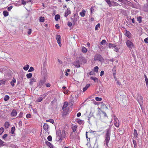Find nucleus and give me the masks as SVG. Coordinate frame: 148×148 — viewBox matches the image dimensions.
Segmentation results:
<instances>
[{
    "label": "nucleus",
    "instance_id": "17",
    "mask_svg": "<svg viewBox=\"0 0 148 148\" xmlns=\"http://www.w3.org/2000/svg\"><path fill=\"white\" fill-rule=\"evenodd\" d=\"M74 66H75L76 68H79L80 67V65L79 64V61H76L75 62H74Z\"/></svg>",
    "mask_w": 148,
    "mask_h": 148
},
{
    "label": "nucleus",
    "instance_id": "15",
    "mask_svg": "<svg viewBox=\"0 0 148 148\" xmlns=\"http://www.w3.org/2000/svg\"><path fill=\"white\" fill-rule=\"evenodd\" d=\"M16 80L13 77L12 81L10 82V84L12 87H14V83L16 82Z\"/></svg>",
    "mask_w": 148,
    "mask_h": 148
},
{
    "label": "nucleus",
    "instance_id": "39",
    "mask_svg": "<svg viewBox=\"0 0 148 148\" xmlns=\"http://www.w3.org/2000/svg\"><path fill=\"white\" fill-rule=\"evenodd\" d=\"M32 74L31 73H29L27 74L26 76L27 78H29L32 76Z\"/></svg>",
    "mask_w": 148,
    "mask_h": 148
},
{
    "label": "nucleus",
    "instance_id": "29",
    "mask_svg": "<svg viewBox=\"0 0 148 148\" xmlns=\"http://www.w3.org/2000/svg\"><path fill=\"white\" fill-rule=\"evenodd\" d=\"M8 12L6 11H4L3 12V14L5 17L8 16Z\"/></svg>",
    "mask_w": 148,
    "mask_h": 148
},
{
    "label": "nucleus",
    "instance_id": "5",
    "mask_svg": "<svg viewBox=\"0 0 148 148\" xmlns=\"http://www.w3.org/2000/svg\"><path fill=\"white\" fill-rule=\"evenodd\" d=\"M137 100L139 104L142 103L143 101V97L140 95H138L137 97Z\"/></svg>",
    "mask_w": 148,
    "mask_h": 148
},
{
    "label": "nucleus",
    "instance_id": "64",
    "mask_svg": "<svg viewBox=\"0 0 148 148\" xmlns=\"http://www.w3.org/2000/svg\"><path fill=\"white\" fill-rule=\"evenodd\" d=\"M89 74L90 75H94V73L91 71L89 73Z\"/></svg>",
    "mask_w": 148,
    "mask_h": 148
},
{
    "label": "nucleus",
    "instance_id": "6",
    "mask_svg": "<svg viewBox=\"0 0 148 148\" xmlns=\"http://www.w3.org/2000/svg\"><path fill=\"white\" fill-rule=\"evenodd\" d=\"M114 124L117 127H119V120L117 118H115L114 120Z\"/></svg>",
    "mask_w": 148,
    "mask_h": 148
},
{
    "label": "nucleus",
    "instance_id": "2",
    "mask_svg": "<svg viewBox=\"0 0 148 148\" xmlns=\"http://www.w3.org/2000/svg\"><path fill=\"white\" fill-rule=\"evenodd\" d=\"M95 61L99 60L101 62H103L104 60L101 56L99 54H96L94 57Z\"/></svg>",
    "mask_w": 148,
    "mask_h": 148
},
{
    "label": "nucleus",
    "instance_id": "10",
    "mask_svg": "<svg viewBox=\"0 0 148 148\" xmlns=\"http://www.w3.org/2000/svg\"><path fill=\"white\" fill-rule=\"evenodd\" d=\"M17 114V112L16 110L13 109L11 113V116L12 117L15 116Z\"/></svg>",
    "mask_w": 148,
    "mask_h": 148
},
{
    "label": "nucleus",
    "instance_id": "18",
    "mask_svg": "<svg viewBox=\"0 0 148 148\" xmlns=\"http://www.w3.org/2000/svg\"><path fill=\"white\" fill-rule=\"evenodd\" d=\"M106 2L107 3V4L109 5V7H112V2L110 0H105Z\"/></svg>",
    "mask_w": 148,
    "mask_h": 148
},
{
    "label": "nucleus",
    "instance_id": "45",
    "mask_svg": "<svg viewBox=\"0 0 148 148\" xmlns=\"http://www.w3.org/2000/svg\"><path fill=\"white\" fill-rule=\"evenodd\" d=\"M112 71L113 72V75H116V72L115 67H114Z\"/></svg>",
    "mask_w": 148,
    "mask_h": 148
},
{
    "label": "nucleus",
    "instance_id": "25",
    "mask_svg": "<svg viewBox=\"0 0 148 148\" xmlns=\"http://www.w3.org/2000/svg\"><path fill=\"white\" fill-rule=\"evenodd\" d=\"M10 124L9 122H6L4 124V126L5 128H8L10 126Z\"/></svg>",
    "mask_w": 148,
    "mask_h": 148
},
{
    "label": "nucleus",
    "instance_id": "54",
    "mask_svg": "<svg viewBox=\"0 0 148 148\" xmlns=\"http://www.w3.org/2000/svg\"><path fill=\"white\" fill-rule=\"evenodd\" d=\"M26 117L27 118H30L31 117V115L29 114H27L26 115Z\"/></svg>",
    "mask_w": 148,
    "mask_h": 148
},
{
    "label": "nucleus",
    "instance_id": "36",
    "mask_svg": "<svg viewBox=\"0 0 148 148\" xmlns=\"http://www.w3.org/2000/svg\"><path fill=\"white\" fill-rule=\"evenodd\" d=\"M29 68V65L28 64H27V65H26L25 66H24L23 67V69H24V70H25V71H27L28 70Z\"/></svg>",
    "mask_w": 148,
    "mask_h": 148
},
{
    "label": "nucleus",
    "instance_id": "51",
    "mask_svg": "<svg viewBox=\"0 0 148 148\" xmlns=\"http://www.w3.org/2000/svg\"><path fill=\"white\" fill-rule=\"evenodd\" d=\"M13 7L11 5L10 6L8 7L7 8L8 10V11H10L12 9Z\"/></svg>",
    "mask_w": 148,
    "mask_h": 148
},
{
    "label": "nucleus",
    "instance_id": "38",
    "mask_svg": "<svg viewBox=\"0 0 148 148\" xmlns=\"http://www.w3.org/2000/svg\"><path fill=\"white\" fill-rule=\"evenodd\" d=\"M46 121L50 122L52 124H53L54 123V120L53 119H50L48 120H46Z\"/></svg>",
    "mask_w": 148,
    "mask_h": 148
},
{
    "label": "nucleus",
    "instance_id": "37",
    "mask_svg": "<svg viewBox=\"0 0 148 148\" xmlns=\"http://www.w3.org/2000/svg\"><path fill=\"white\" fill-rule=\"evenodd\" d=\"M43 98L42 97H40L38 98V99L36 100V101L37 102H40L42 100H43Z\"/></svg>",
    "mask_w": 148,
    "mask_h": 148
},
{
    "label": "nucleus",
    "instance_id": "60",
    "mask_svg": "<svg viewBox=\"0 0 148 148\" xmlns=\"http://www.w3.org/2000/svg\"><path fill=\"white\" fill-rule=\"evenodd\" d=\"M119 50V49L117 47L114 48V51L116 52H118Z\"/></svg>",
    "mask_w": 148,
    "mask_h": 148
},
{
    "label": "nucleus",
    "instance_id": "62",
    "mask_svg": "<svg viewBox=\"0 0 148 148\" xmlns=\"http://www.w3.org/2000/svg\"><path fill=\"white\" fill-rule=\"evenodd\" d=\"M46 85L47 87H49L50 86V84L49 83H47L46 84Z\"/></svg>",
    "mask_w": 148,
    "mask_h": 148
},
{
    "label": "nucleus",
    "instance_id": "1",
    "mask_svg": "<svg viewBox=\"0 0 148 148\" xmlns=\"http://www.w3.org/2000/svg\"><path fill=\"white\" fill-rule=\"evenodd\" d=\"M110 139V130H107V133L105 136V139L104 141V144H106V147H109L108 143Z\"/></svg>",
    "mask_w": 148,
    "mask_h": 148
},
{
    "label": "nucleus",
    "instance_id": "23",
    "mask_svg": "<svg viewBox=\"0 0 148 148\" xmlns=\"http://www.w3.org/2000/svg\"><path fill=\"white\" fill-rule=\"evenodd\" d=\"M88 132H86V138H87L88 141V143H89V144H90L91 143H92V142L90 140V138H88L87 134Z\"/></svg>",
    "mask_w": 148,
    "mask_h": 148
},
{
    "label": "nucleus",
    "instance_id": "4",
    "mask_svg": "<svg viewBox=\"0 0 148 148\" xmlns=\"http://www.w3.org/2000/svg\"><path fill=\"white\" fill-rule=\"evenodd\" d=\"M57 42L59 44V46L61 47L62 46L61 38L60 35H57L56 37Z\"/></svg>",
    "mask_w": 148,
    "mask_h": 148
},
{
    "label": "nucleus",
    "instance_id": "49",
    "mask_svg": "<svg viewBox=\"0 0 148 148\" xmlns=\"http://www.w3.org/2000/svg\"><path fill=\"white\" fill-rule=\"evenodd\" d=\"M34 69L33 67L31 66V67H30V69L28 71L29 72H31L33 71H34Z\"/></svg>",
    "mask_w": 148,
    "mask_h": 148
},
{
    "label": "nucleus",
    "instance_id": "16",
    "mask_svg": "<svg viewBox=\"0 0 148 148\" xmlns=\"http://www.w3.org/2000/svg\"><path fill=\"white\" fill-rule=\"evenodd\" d=\"M31 0H22V4L24 5H25L26 2H30Z\"/></svg>",
    "mask_w": 148,
    "mask_h": 148
},
{
    "label": "nucleus",
    "instance_id": "57",
    "mask_svg": "<svg viewBox=\"0 0 148 148\" xmlns=\"http://www.w3.org/2000/svg\"><path fill=\"white\" fill-rule=\"evenodd\" d=\"M104 74V71H101L100 74V76H102Z\"/></svg>",
    "mask_w": 148,
    "mask_h": 148
},
{
    "label": "nucleus",
    "instance_id": "48",
    "mask_svg": "<svg viewBox=\"0 0 148 148\" xmlns=\"http://www.w3.org/2000/svg\"><path fill=\"white\" fill-rule=\"evenodd\" d=\"M83 122H84V121H82V120H78L77 121V123L80 124V125H81L82 124V123H83Z\"/></svg>",
    "mask_w": 148,
    "mask_h": 148
},
{
    "label": "nucleus",
    "instance_id": "13",
    "mask_svg": "<svg viewBox=\"0 0 148 148\" xmlns=\"http://www.w3.org/2000/svg\"><path fill=\"white\" fill-rule=\"evenodd\" d=\"M68 105V103L67 102H65L64 103V104L62 108V109L63 110H65L67 109H65L67 107Z\"/></svg>",
    "mask_w": 148,
    "mask_h": 148
},
{
    "label": "nucleus",
    "instance_id": "21",
    "mask_svg": "<svg viewBox=\"0 0 148 148\" xmlns=\"http://www.w3.org/2000/svg\"><path fill=\"white\" fill-rule=\"evenodd\" d=\"M120 5L119 3L116 2L114 1L112 2V6H116Z\"/></svg>",
    "mask_w": 148,
    "mask_h": 148
},
{
    "label": "nucleus",
    "instance_id": "59",
    "mask_svg": "<svg viewBox=\"0 0 148 148\" xmlns=\"http://www.w3.org/2000/svg\"><path fill=\"white\" fill-rule=\"evenodd\" d=\"M7 136L8 134H4V135L2 136V138L3 139H5Z\"/></svg>",
    "mask_w": 148,
    "mask_h": 148
},
{
    "label": "nucleus",
    "instance_id": "58",
    "mask_svg": "<svg viewBox=\"0 0 148 148\" xmlns=\"http://www.w3.org/2000/svg\"><path fill=\"white\" fill-rule=\"evenodd\" d=\"M31 81L32 82H36V80L34 78H32L31 79Z\"/></svg>",
    "mask_w": 148,
    "mask_h": 148
},
{
    "label": "nucleus",
    "instance_id": "55",
    "mask_svg": "<svg viewBox=\"0 0 148 148\" xmlns=\"http://www.w3.org/2000/svg\"><path fill=\"white\" fill-rule=\"evenodd\" d=\"M6 81L5 80H1L0 81V82L1 83V84H4L5 83Z\"/></svg>",
    "mask_w": 148,
    "mask_h": 148
},
{
    "label": "nucleus",
    "instance_id": "40",
    "mask_svg": "<svg viewBox=\"0 0 148 148\" xmlns=\"http://www.w3.org/2000/svg\"><path fill=\"white\" fill-rule=\"evenodd\" d=\"M133 142L134 145V147L135 148H136L137 147V143L136 142V140H133Z\"/></svg>",
    "mask_w": 148,
    "mask_h": 148
},
{
    "label": "nucleus",
    "instance_id": "24",
    "mask_svg": "<svg viewBox=\"0 0 148 148\" xmlns=\"http://www.w3.org/2000/svg\"><path fill=\"white\" fill-rule=\"evenodd\" d=\"M133 135L134 136V137L135 138H137L138 137V133L137 130H136L134 129V130Z\"/></svg>",
    "mask_w": 148,
    "mask_h": 148
},
{
    "label": "nucleus",
    "instance_id": "41",
    "mask_svg": "<svg viewBox=\"0 0 148 148\" xmlns=\"http://www.w3.org/2000/svg\"><path fill=\"white\" fill-rule=\"evenodd\" d=\"M4 142L0 139V147L3 146L4 145Z\"/></svg>",
    "mask_w": 148,
    "mask_h": 148
},
{
    "label": "nucleus",
    "instance_id": "31",
    "mask_svg": "<svg viewBox=\"0 0 148 148\" xmlns=\"http://www.w3.org/2000/svg\"><path fill=\"white\" fill-rule=\"evenodd\" d=\"M10 99L9 96L8 95H6L4 98V100L5 101H7Z\"/></svg>",
    "mask_w": 148,
    "mask_h": 148
},
{
    "label": "nucleus",
    "instance_id": "42",
    "mask_svg": "<svg viewBox=\"0 0 148 148\" xmlns=\"http://www.w3.org/2000/svg\"><path fill=\"white\" fill-rule=\"evenodd\" d=\"M95 99L96 101H101L102 100V99L101 98H99L98 97H96L95 98Z\"/></svg>",
    "mask_w": 148,
    "mask_h": 148
},
{
    "label": "nucleus",
    "instance_id": "3",
    "mask_svg": "<svg viewBox=\"0 0 148 148\" xmlns=\"http://www.w3.org/2000/svg\"><path fill=\"white\" fill-rule=\"evenodd\" d=\"M126 44L127 47L130 49H132L134 47V45L133 43L129 40H128L126 41Z\"/></svg>",
    "mask_w": 148,
    "mask_h": 148
},
{
    "label": "nucleus",
    "instance_id": "9",
    "mask_svg": "<svg viewBox=\"0 0 148 148\" xmlns=\"http://www.w3.org/2000/svg\"><path fill=\"white\" fill-rule=\"evenodd\" d=\"M71 12L70 10V8H67V10H66L65 12L64 16L65 17H66L69 15L71 14Z\"/></svg>",
    "mask_w": 148,
    "mask_h": 148
},
{
    "label": "nucleus",
    "instance_id": "26",
    "mask_svg": "<svg viewBox=\"0 0 148 148\" xmlns=\"http://www.w3.org/2000/svg\"><path fill=\"white\" fill-rule=\"evenodd\" d=\"M87 50L86 48L84 47H83L82 48V51L84 53H86L87 52Z\"/></svg>",
    "mask_w": 148,
    "mask_h": 148
},
{
    "label": "nucleus",
    "instance_id": "47",
    "mask_svg": "<svg viewBox=\"0 0 148 148\" xmlns=\"http://www.w3.org/2000/svg\"><path fill=\"white\" fill-rule=\"evenodd\" d=\"M47 139L49 141H51L52 140V137L51 136L49 135L47 137Z\"/></svg>",
    "mask_w": 148,
    "mask_h": 148
},
{
    "label": "nucleus",
    "instance_id": "56",
    "mask_svg": "<svg viewBox=\"0 0 148 148\" xmlns=\"http://www.w3.org/2000/svg\"><path fill=\"white\" fill-rule=\"evenodd\" d=\"M145 42L148 43V38H147L144 40Z\"/></svg>",
    "mask_w": 148,
    "mask_h": 148
},
{
    "label": "nucleus",
    "instance_id": "20",
    "mask_svg": "<svg viewBox=\"0 0 148 148\" xmlns=\"http://www.w3.org/2000/svg\"><path fill=\"white\" fill-rule=\"evenodd\" d=\"M125 35L130 38L131 37V33L129 31L126 30L125 33Z\"/></svg>",
    "mask_w": 148,
    "mask_h": 148
},
{
    "label": "nucleus",
    "instance_id": "50",
    "mask_svg": "<svg viewBox=\"0 0 148 148\" xmlns=\"http://www.w3.org/2000/svg\"><path fill=\"white\" fill-rule=\"evenodd\" d=\"M63 92L64 93V94H66L68 93V92H69V90H66V89H65L63 90Z\"/></svg>",
    "mask_w": 148,
    "mask_h": 148
},
{
    "label": "nucleus",
    "instance_id": "12",
    "mask_svg": "<svg viewBox=\"0 0 148 148\" xmlns=\"http://www.w3.org/2000/svg\"><path fill=\"white\" fill-rule=\"evenodd\" d=\"M90 79L94 80L95 82L98 83L99 81V80L98 78L95 77H90Z\"/></svg>",
    "mask_w": 148,
    "mask_h": 148
},
{
    "label": "nucleus",
    "instance_id": "8",
    "mask_svg": "<svg viewBox=\"0 0 148 148\" xmlns=\"http://www.w3.org/2000/svg\"><path fill=\"white\" fill-rule=\"evenodd\" d=\"M45 80L44 79H40L38 82V86H40V87H41L45 83Z\"/></svg>",
    "mask_w": 148,
    "mask_h": 148
},
{
    "label": "nucleus",
    "instance_id": "35",
    "mask_svg": "<svg viewBox=\"0 0 148 148\" xmlns=\"http://www.w3.org/2000/svg\"><path fill=\"white\" fill-rule=\"evenodd\" d=\"M146 83L147 86L148 85V79L147 77L145 75H144Z\"/></svg>",
    "mask_w": 148,
    "mask_h": 148
},
{
    "label": "nucleus",
    "instance_id": "61",
    "mask_svg": "<svg viewBox=\"0 0 148 148\" xmlns=\"http://www.w3.org/2000/svg\"><path fill=\"white\" fill-rule=\"evenodd\" d=\"M94 10V9L93 7H91L90 8V11L91 12V14L92 13V12Z\"/></svg>",
    "mask_w": 148,
    "mask_h": 148
},
{
    "label": "nucleus",
    "instance_id": "28",
    "mask_svg": "<svg viewBox=\"0 0 148 148\" xmlns=\"http://www.w3.org/2000/svg\"><path fill=\"white\" fill-rule=\"evenodd\" d=\"M77 128V126L76 125H75L74 126H73L71 127V129L73 131V132H74L76 131Z\"/></svg>",
    "mask_w": 148,
    "mask_h": 148
},
{
    "label": "nucleus",
    "instance_id": "43",
    "mask_svg": "<svg viewBox=\"0 0 148 148\" xmlns=\"http://www.w3.org/2000/svg\"><path fill=\"white\" fill-rule=\"evenodd\" d=\"M100 23H98L97 25H96L95 26V30H97L98 29V27L99 28L100 27Z\"/></svg>",
    "mask_w": 148,
    "mask_h": 148
},
{
    "label": "nucleus",
    "instance_id": "11",
    "mask_svg": "<svg viewBox=\"0 0 148 148\" xmlns=\"http://www.w3.org/2000/svg\"><path fill=\"white\" fill-rule=\"evenodd\" d=\"M43 127L44 129L46 132H47L48 131L49 126L47 123H45L44 124Z\"/></svg>",
    "mask_w": 148,
    "mask_h": 148
},
{
    "label": "nucleus",
    "instance_id": "33",
    "mask_svg": "<svg viewBox=\"0 0 148 148\" xmlns=\"http://www.w3.org/2000/svg\"><path fill=\"white\" fill-rule=\"evenodd\" d=\"M39 21L40 22H44L45 21L44 17L42 16L40 17L39 18Z\"/></svg>",
    "mask_w": 148,
    "mask_h": 148
},
{
    "label": "nucleus",
    "instance_id": "19",
    "mask_svg": "<svg viewBox=\"0 0 148 148\" xmlns=\"http://www.w3.org/2000/svg\"><path fill=\"white\" fill-rule=\"evenodd\" d=\"M86 11L84 10H83L82 11L79 13L80 15L82 17H84L85 15Z\"/></svg>",
    "mask_w": 148,
    "mask_h": 148
},
{
    "label": "nucleus",
    "instance_id": "7",
    "mask_svg": "<svg viewBox=\"0 0 148 148\" xmlns=\"http://www.w3.org/2000/svg\"><path fill=\"white\" fill-rule=\"evenodd\" d=\"M56 133L57 136V138H58V140H60V141H61L62 140V137L61 134V132L60 131H58Z\"/></svg>",
    "mask_w": 148,
    "mask_h": 148
},
{
    "label": "nucleus",
    "instance_id": "27",
    "mask_svg": "<svg viewBox=\"0 0 148 148\" xmlns=\"http://www.w3.org/2000/svg\"><path fill=\"white\" fill-rule=\"evenodd\" d=\"M142 17L140 16H139L137 18V21H138L139 23L142 22Z\"/></svg>",
    "mask_w": 148,
    "mask_h": 148
},
{
    "label": "nucleus",
    "instance_id": "44",
    "mask_svg": "<svg viewBox=\"0 0 148 148\" xmlns=\"http://www.w3.org/2000/svg\"><path fill=\"white\" fill-rule=\"evenodd\" d=\"M4 129L3 127L0 128V135H1L3 132Z\"/></svg>",
    "mask_w": 148,
    "mask_h": 148
},
{
    "label": "nucleus",
    "instance_id": "53",
    "mask_svg": "<svg viewBox=\"0 0 148 148\" xmlns=\"http://www.w3.org/2000/svg\"><path fill=\"white\" fill-rule=\"evenodd\" d=\"M32 32V29H28V31L27 32V34L29 35H30L31 34Z\"/></svg>",
    "mask_w": 148,
    "mask_h": 148
},
{
    "label": "nucleus",
    "instance_id": "22",
    "mask_svg": "<svg viewBox=\"0 0 148 148\" xmlns=\"http://www.w3.org/2000/svg\"><path fill=\"white\" fill-rule=\"evenodd\" d=\"M90 86V84H87L85 87L83 89V92H84Z\"/></svg>",
    "mask_w": 148,
    "mask_h": 148
},
{
    "label": "nucleus",
    "instance_id": "63",
    "mask_svg": "<svg viewBox=\"0 0 148 148\" xmlns=\"http://www.w3.org/2000/svg\"><path fill=\"white\" fill-rule=\"evenodd\" d=\"M55 27H56L57 29H58L60 28V27L58 24H56L55 25Z\"/></svg>",
    "mask_w": 148,
    "mask_h": 148
},
{
    "label": "nucleus",
    "instance_id": "14",
    "mask_svg": "<svg viewBox=\"0 0 148 148\" xmlns=\"http://www.w3.org/2000/svg\"><path fill=\"white\" fill-rule=\"evenodd\" d=\"M45 143L50 148H53V145L51 143L47 141Z\"/></svg>",
    "mask_w": 148,
    "mask_h": 148
},
{
    "label": "nucleus",
    "instance_id": "32",
    "mask_svg": "<svg viewBox=\"0 0 148 148\" xmlns=\"http://www.w3.org/2000/svg\"><path fill=\"white\" fill-rule=\"evenodd\" d=\"M99 67L97 66H96L94 67L93 69V71L94 72L97 73L98 71Z\"/></svg>",
    "mask_w": 148,
    "mask_h": 148
},
{
    "label": "nucleus",
    "instance_id": "30",
    "mask_svg": "<svg viewBox=\"0 0 148 148\" xmlns=\"http://www.w3.org/2000/svg\"><path fill=\"white\" fill-rule=\"evenodd\" d=\"M55 20L57 21L58 19H59L60 18V15L59 14H57L55 15Z\"/></svg>",
    "mask_w": 148,
    "mask_h": 148
},
{
    "label": "nucleus",
    "instance_id": "52",
    "mask_svg": "<svg viewBox=\"0 0 148 148\" xmlns=\"http://www.w3.org/2000/svg\"><path fill=\"white\" fill-rule=\"evenodd\" d=\"M106 42V41L105 40H103L101 42V44L103 45V44L105 43Z\"/></svg>",
    "mask_w": 148,
    "mask_h": 148
},
{
    "label": "nucleus",
    "instance_id": "34",
    "mask_svg": "<svg viewBox=\"0 0 148 148\" xmlns=\"http://www.w3.org/2000/svg\"><path fill=\"white\" fill-rule=\"evenodd\" d=\"M116 47V45L114 44L110 43L109 45V48H111V47Z\"/></svg>",
    "mask_w": 148,
    "mask_h": 148
},
{
    "label": "nucleus",
    "instance_id": "46",
    "mask_svg": "<svg viewBox=\"0 0 148 148\" xmlns=\"http://www.w3.org/2000/svg\"><path fill=\"white\" fill-rule=\"evenodd\" d=\"M15 130V127H12L11 129V133L12 134H13Z\"/></svg>",
    "mask_w": 148,
    "mask_h": 148
}]
</instances>
